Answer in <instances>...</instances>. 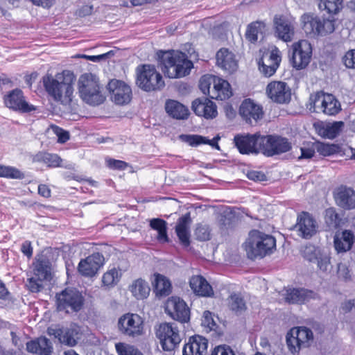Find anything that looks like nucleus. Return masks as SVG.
<instances>
[{
    "label": "nucleus",
    "instance_id": "obj_23",
    "mask_svg": "<svg viewBox=\"0 0 355 355\" xmlns=\"http://www.w3.org/2000/svg\"><path fill=\"white\" fill-rule=\"evenodd\" d=\"M274 24L277 37L285 42H291L295 35L294 23L284 17L275 16Z\"/></svg>",
    "mask_w": 355,
    "mask_h": 355
},
{
    "label": "nucleus",
    "instance_id": "obj_57",
    "mask_svg": "<svg viewBox=\"0 0 355 355\" xmlns=\"http://www.w3.org/2000/svg\"><path fill=\"white\" fill-rule=\"evenodd\" d=\"M202 323L204 326L210 329H214L216 326V322L212 318L211 313L208 311L204 312Z\"/></svg>",
    "mask_w": 355,
    "mask_h": 355
},
{
    "label": "nucleus",
    "instance_id": "obj_61",
    "mask_svg": "<svg viewBox=\"0 0 355 355\" xmlns=\"http://www.w3.org/2000/svg\"><path fill=\"white\" fill-rule=\"evenodd\" d=\"M338 274L339 277L347 279L349 277V271L345 264L338 263Z\"/></svg>",
    "mask_w": 355,
    "mask_h": 355
},
{
    "label": "nucleus",
    "instance_id": "obj_63",
    "mask_svg": "<svg viewBox=\"0 0 355 355\" xmlns=\"http://www.w3.org/2000/svg\"><path fill=\"white\" fill-rule=\"evenodd\" d=\"M21 250L24 255L31 257L33 254V248L31 242L28 241L24 242L21 245Z\"/></svg>",
    "mask_w": 355,
    "mask_h": 355
},
{
    "label": "nucleus",
    "instance_id": "obj_6",
    "mask_svg": "<svg viewBox=\"0 0 355 355\" xmlns=\"http://www.w3.org/2000/svg\"><path fill=\"white\" fill-rule=\"evenodd\" d=\"M137 84L146 92L161 89L165 85L162 76L154 66L150 64L137 68Z\"/></svg>",
    "mask_w": 355,
    "mask_h": 355
},
{
    "label": "nucleus",
    "instance_id": "obj_58",
    "mask_svg": "<svg viewBox=\"0 0 355 355\" xmlns=\"http://www.w3.org/2000/svg\"><path fill=\"white\" fill-rule=\"evenodd\" d=\"M107 164L110 168L119 170H124L128 166V164L126 162L114 159H107Z\"/></svg>",
    "mask_w": 355,
    "mask_h": 355
},
{
    "label": "nucleus",
    "instance_id": "obj_15",
    "mask_svg": "<svg viewBox=\"0 0 355 355\" xmlns=\"http://www.w3.org/2000/svg\"><path fill=\"white\" fill-rule=\"evenodd\" d=\"M261 138L262 135L257 132L253 135H238L234 137V141L241 154L257 153L261 152Z\"/></svg>",
    "mask_w": 355,
    "mask_h": 355
},
{
    "label": "nucleus",
    "instance_id": "obj_56",
    "mask_svg": "<svg viewBox=\"0 0 355 355\" xmlns=\"http://www.w3.org/2000/svg\"><path fill=\"white\" fill-rule=\"evenodd\" d=\"M343 62L348 68H355V49L345 53L343 57Z\"/></svg>",
    "mask_w": 355,
    "mask_h": 355
},
{
    "label": "nucleus",
    "instance_id": "obj_16",
    "mask_svg": "<svg viewBox=\"0 0 355 355\" xmlns=\"http://www.w3.org/2000/svg\"><path fill=\"white\" fill-rule=\"evenodd\" d=\"M166 312L174 320L182 323L190 319V311L184 300L178 297L169 298L165 307Z\"/></svg>",
    "mask_w": 355,
    "mask_h": 355
},
{
    "label": "nucleus",
    "instance_id": "obj_30",
    "mask_svg": "<svg viewBox=\"0 0 355 355\" xmlns=\"http://www.w3.org/2000/svg\"><path fill=\"white\" fill-rule=\"evenodd\" d=\"M355 241V236L351 230H343L337 232L334 238V244L338 253L349 251Z\"/></svg>",
    "mask_w": 355,
    "mask_h": 355
},
{
    "label": "nucleus",
    "instance_id": "obj_52",
    "mask_svg": "<svg viewBox=\"0 0 355 355\" xmlns=\"http://www.w3.org/2000/svg\"><path fill=\"white\" fill-rule=\"evenodd\" d=\"M45 280L33 275L27 279L26 286L32 293H38L44 287L43 282Z\"/></svg>",
    "mask_w": 355,
    "mask_h": 355
},
{
    "label": "nucleus",
    "instance_id": "obj_60",
    "mask_svg": "<svg viewBox=\"0 0 355 355\" xmlns=\"http://www.w3.org/2000/svg\"><path fill=\"white\" fill-rule=\"evenodd\" d=\"M247 177L254 181H263L266 180V175L262 172L257 171H248Z\"/></svg>",
    "mask_w": 355,
    "mask_h": 355
},
{
    "label": "nucleus",
    "instance_id": "obj_26",
    "mask_svg": "<svg viewBox=\"0 0 355 355\" xmlns=\"http://www.w3.org/2000/svg\"><path fill=\"white\" fill-rule=\"evenodd\" d=\"M216 59L217 66L230 73L234 72L238 68V61L235 54L227 48L218 50Z\"/></svg>",
    "mask_w": 355,
    "mask_h": 355
},
{
    "label": "nucleus",
    "instance_id": "obj_18",
    "mask_svg": "<svg viewBox=\"0 0 355 355\" xmlns=\"http://www.w3.org/2000/svg\"><path fill=\"white\" fill-rule=\"evenodd\" d=\"M107 89L112 94V101L118 105L128 103L131 100L132 89L124 82L119 80H112L107 85Z\"/></svg>",
    "mask_w": 355,
    "mask_h": 355
},
{
    "label": "nucleus",
    "instance_id": "obj_29",
    "mask_svg": "<svg viewBox=\"0 0 355 355\" xmlns=\"http://www.w3.org/2000/svg\"><path fill=\"white\" fill-rule=\"evenodd\" d=\"M240 114L248 123L257 122L262 117V107L250 99L245 100L239 109Z\"/></svg>",
    "mask_w": 355,
    "mask_h": 355
},
{
    "label": "nucleus",
    "instance_id": "obj_50",
    "mask_svg": "<svg viewBox=\"0 0 355 355\" xmlns=\"http://www.w3.org/2000/svg\"><path fill=\"white\" fill-rule=\"evenodd\" d=\"M0 177L12 179H22L24 178V175L15 167L0 164Z\"/></svg>",
    "mask_w": 355,
    "mask_h": 355
},
{
    "label": "nucleus",
    "instance_id": "obj_10",
    "mask_svg": "<svg viewBox=\"0 0 355 355\" xmlns=\"http://www.w3.org/2000/svg\"><path fill=\"white\" fill-rule=\"evenodd\" d=\"M291 51V62L295 69L297 70L305 69L310 63L312 47L308 40H301L293 43Z\"/></svg>",
    "mask_w": 355,
    "mask_h": 355
},
{
    "label": "nucleus",
    "instance_id": "obj_41",
    "mask_svg": "<svg viewBox=\"0 0 355 355\" xmlns=\"http://www.w3.org/2000/svg\"><path fill=\"white\" fill-rule=\"evenodd\" d=\"M344 127L343 121H335L323 125L319 128V134L324 138L334 139Z\"/></svg>",
    "mask_w": 355,
    "mask_h": 355
},
{
    "label": "nucleus",
    "instance_id": "obj_13",
    "mask_svg": "<svg viewBox=\"0 0 355 355\" xmlns=\"http://www.w3.org/2000/svg\"><path fill=\"white\" fill-rule=\"evenodd\" d=\"M119 331L125 336L135 338L144 334V320L135 313H126L121 316L118 321Z\"/></svg>",
    "mask_w": 355,
    "mask_h": 355
},
{
    "label": "nucleus",
    "instance_id": "obj_22",
    "mask_svg": "<svg viewBox=\"0 0 355 355\" xmlns=\"http://www.w3.org/2000/svg\"><path fill=\"white\" fill-rule=\"evenodd\" d=\"M103 260L104 258L101 254L94 253L79 262L78 270L83 276L94 277L103 266Z\"/></svg>",
    "mask_w": 355,
    "mask_h": 355
},
{
    "label": "nucleus",
    "instance_id": "obj_33",
    "mask_svg": "<svg viewBox=\"0 0 355 355\" xmlns=\"http://www.w3.org/2000/svg\"><path fill=\"white\" fill-rule=\"evenodd\" d=\"M191 223V219L189 214H186L185 215L180 217L175 227V232L178 239L182 244L185 246L189 245L190 243V225Z\"/></svg>",
    "mask_w": 355,
    "mask_h": 355
},
{
    "label": "nucleus",
    "instance_id": "obj_47",
    "mask_svg": "<svg viewBox=\"0 0 355 355\" xmlns=\"http://www.w3.org/2000/svg\"><path fill=\"white\" fill-rule=\"evenodd\" d=\"M78 332L74 329H62V334L59 341L69 346H74L78 340Z\"/></svg>",
    "mask_w": 355,
    "mask_h": 355
},
{
    "label": "nucleus",
    "instance_id": "obj_5",
    "mask_svg": "<svg viewBox=\"0 0 355 355\" xmlns=\"http://www.w3.org/2000/svg\"><path fill=\"white\" fill-rule=\"evenodd\" d=\"M276 246L275 238L258 230H252L245 242V248L248 256L251 259L263 257L270 253Z\"/></svg>",
    "mask_w": 355,
    "mask_h": 355
},
{
    "label": "nucleus",
    "instance_id": "obj_37",
    "mask_svg": "<svg viewBox=\"0 0 355 355\" xmlns=\"http://www.w3.org/2000/svg\"><path fill=\"white\" fill-rule=\"evenodd\" d=\"M165 110L171 116L177 119H185L189 115L187 107L175 100L167 101Z\"/></svg>",
    "mask_w": 355,
    "mask_h": 355
},
{
    "label": "nucleus",
    "instance_id": "obj_20",
    "mask_svg": "<svg viewBox=\"0 0 355 355\" xmlns=\"http://www.w3.org/2000/svg\"><path fill=\"white\" fill-rule=\"evenodd\" d=\"M317 222L307 212H302L298 215L295 229L301 237L309 239L317 232Z\"/></svg>",
    "mask_w": 355,
    "mask_h": 355
},
{
    "label": "nucleus",
    "instance_id": "obj_1",
    "mask_svg": "<svg viewBox=\"0 0 355 355\" xmlns=\"http://www.w3.org/2000/svg\"><path fill=\"white\" fill-rule=\"evenodd\" d=\"M75 81L76 76L69 70H63L55 76L46 74L42 77L43 87L49 97L65 107H69L75 100Z\"/></svg>",
    "mask_w": 355,
    "mask_h": 355
},
{
    "label": "nucleus",
    "instance_id": "obj_49",
    "mask_svg": "<svg viewBox=\"0 0 355 355\" xmlns=\"http://www.w3.org/2000/svg\"><path fill=\"white\" fill-rule=\"evenodd\" d=\"M118 355H144L137 347L125 343L115 344Z\"/></svg>",
    "mask_w": 355,
    "mask_h": 355
},
{
    "label": "nucleus",
    "instance_id": "obj_45",
    "mask_svg": "<svg viewBox=\"0 0 355 355\" xmlns=\"http://www.w3.org/2000/svg\"><path fill=\"white\" fill-rule=\"evenodd\" d=\"M121 272L119 269L113 268L107 270L102 277V282L104 286L112 287L115 286L120 280Z\"/></svg>",
    "mask_w": 355,
    "mask_h": 355
},
{
    "label": "nucleus",
    "instance_id": "obj_28",
    "mask_svg": "<svg viewBox=\"0 0 355 355\" xmlns=\"http://www.w3.org/2000/svg\"><path fill=\"white\" fill-rule=\"evenodd\" d=\"M195 114L207 119H214L217 114V107L214 102L207 98H197L192 103Z\"/></svg>",
    "mask_w": 355,
    "mask_h": 355
},
{
    "label": "nucleus",
    "instance_id": "obj_19",
    "mask_svg": "<svg viewBox=\"0 0 355 355\" xmlns=\"http://www.w3.org/2000/svg\"><path fill=\"white\" fill-rule=\"evenodd\" d=\"M4 103L7 107L24 113L36 110L35 106L25 100L22 91L19 89H15L5 96Z\"/></svg>",
    "mask_w": 355,
    "mask_h": 355
},
{
    "label": "nucleus",
    "instance_id": "obj_53",
    "mask_svg": "<svg viewBox=\"0 0 355 355\" xmlns=\"http://www.w3.org/2000/svg\"><path fill=\"white\" fill-rule=\"evenodd\" d=\"M195 235L200 241H207L210 239V230L207 225L198 224L195 230Z\"/></svg>",
    "mask_w": 355,
    "mask_h": 355
},
{
    "label": "nucleus",
    "instance_id": "obj_11",
    "mask_svg": "<svg viewBox=\"0 0 355 355\" xmlns=\"http://www.w3.org/2000/svg\"><path fill=\"white\" fill-rule=\"evenodd\" d=\"M291 149L288 139L277 135H262L261 138V152L270 157L286 153Z\"/></svg>",
    "mask_w": 355,
    "mask_h": 355
},
{
    "label": "nucleus",
    "instance_id": "obj_8",
    "mask_svg": "<svg viewBox=\"0 0 355 355\" xmlns=\"http://www.w3.org/2000/svg\"><path fill=\"white\" fill-rule=\"evenodd\" d=\"M84 297L75 288H66L56 295V305L58 311L66 313L77 312L82 308Z\"/></svg>",
    "mask_w": 355,
    "mask_h": 355
},
{
    "label": "nucleus",
    "instance_id": "obj_62",
    "mask_svg": "<svg viewBox=\"0 0 355 355\" xmlns=\"http://www.w3.org/2000/svg\"><path fill=\"white\" fill-rule=\"evenodd\" d=\"M301 155L299 159H309L311 158L315 154V150L312 148H301Z\"/></svg>",
    "mask_w": 355,
    "mask_h": 355
},
{
    "label": "nucleus",
    "instance_id": "obj_12",
    "mask_svg": "<svg viewBox=\"0 0 355 355\" xmlns=\"http://www.w3.org/2000/svg\"><path fill=\"white\" fill-rule=\"evenodd\" d=\"M156 336L164 351L173 350L180 343V331L175 323H162L157 329Z\"/></svg>",
    "mask_w": 355,
    "mask_h": 355
},
{
    "label": "nucleus",
    "instance_id": "obj_51",
    "mask_svg": "<svg viewBox=\"0 0 355 355\" xmlns=\"http://www.w3.org/2000/svg\"><path fill=\"white\" fill-rule=\"evenodd\" d=\"M216 78V76L212 75H205L201 77L199 87L203 94H208L211 96V85L213 84V86H214V81Z\"/></svg>",
    "mask_w": 355,
    "mask_h": 355
},
{
    "label": "nucleus",
    "instance_id": "obj_48",
    "mask_svg": "<svg viewBox=\"0 0 355 355\" xmlns=\"http://www.w3.org/2000/svg\"><path fill=\"white\" fill-rule=\"evenodd\" d=\"M324 220L329 229H335L340 225L341 219L334 208H329L325 211Z\"/></svg>",
    "mask_w": 355,
    "mask_h": 355
},
{
    "label": "nucleus",
    "instance_id": "obj_44",
    "mask_svg": "<svg viewBox=\"0 0 355 355\" xmlns=\"http://www.w3.org/2000/svg\"><path fill=\"white\" fill-rule=\"evenodd\" d=\"M320 10L326 11L329 14H336L343 8V0H317Z\"/></svg>",
    "mask_w": 355,
    "mask_h": 355
},
{
    "label": "nucleus",
    "instance_id": "obj_46",
    "mask_svg": "<svg viewBox=\"0 0 355 355\" xmlns=\"http://www.w3.org/2000/svg\"><path fill=\"white\" fill-rule=\"evenodd\" d=\"M228 304L230 309L236 313H241L246 309L244 300L238 294H233L230 297Z\"/></svg>",
    "mask_w": 355,
    "mask_h": 355
},
{
    "label": "nucleus",
    "instance_id": "obj_55",
    "mask_svg": "<svg viewBox=\"0 0 355 355\" xmlns=\"http://www.w3.org/2000/svg\"><path fill=\"white\" fill-rule=\"evenodd\" d=\"M211 355H235V354L230 347L219 345L214 348Z\"/></svg>",
    "mask_w": 355,
    "mask_h": 355
},
{
    "label": "nucleus",
    "instance_id": "obj_39",
    "mask_svg": "<svg viewBox=\"0 0 355 355\" xmlns=\"http://www.w3.org/2000/svg\"><path fill=\"white\" fill-rule=\"evenodd\" d=\"M266 30V25L262 21H254L250 24L245 31V38L251 43L257 42L263 38Z\"/></svg>",
    "mask_w": 355,
    "mask_h": 355
},
{
    "label": "nucleus",
    "instance_id": "obj_2",
    "mask_svg": "<svg viewBox=\"0 0 355 355\" xmlns=\"http://www.w3.org/2000/svg\"><path fill=\"white\" fill-rule=\"evenodd\" d=\"M163 72L169 78H178L189 74L193 63L185 53L179 51H160L157 53Z\"/></svg>",
    "mask_w": 355,
    "mask_h": 355
},
{
    "label": "nucleus",
    "instance_id": "obj_59",
    "mask_svg": "<svg viewBox=\"0 0 355 355\" xmlns=\"http://www.w3.org/2000/svg\"><path fill=\"white\" fill-rule=\"evenodd\" d=\"M316 148L318 151L324 156L329 155L334 151V148L331 146L325 144H317Z\"/></svg>",
    "mask_w": 355,
    "mask_h": 355
},
{
    "label": "nucleus",
    "instance_id": "obj_34",
    "mask_svg": "<svg viewBox=\"0 0 355 355\" xmlns=\"http://www.w3.org/2000/svg\"><path fill=\"white\" fill-rule=\"evenodd\" d=\"M232 95L230 83L219 77L214 81V86L211 90V97L217 100H225Z\"/></svg>",
    "mask_w": 355,
    "mask_h": 355
},
{
    "label": "nucleus",
    "instance_id": "obj_36",
    "mask_svg": "<svg viewBox=\"0 0 355 355\" xmlns=\"http://www.w3.org/2000/svg\"><path fill=\"white\" fill-rule=\"evenodd\" d=\"M180 139L183 142L187 143L191 146H198L200 144H208L213 148L219 149L217 144L218 137L209 139L205 137L198 135H181Z\"/></svg>",
    "mask_w": 355,
    "mask_h": 355
},
{
    "label": "nucleus",
    "instance_id": "obj_17",
    "mask_svg": "<svg viewBox=\"0 0 355 355\" xmlns=\"http://www.w3.org/2000/svg\"><path fill=\"white\" fill-rule=\"evenodd\" d=\"M282 60L281 53L277 48L263 54L259 61V69L266 77L272 76L279 66Z\"/></svg>",
    "mask_w": 355,
    "mask_h": 355
},
{
    "label": "nucleus",
    "instance_id": "obj_7",
    "mask_svg": "<svg viewBox=\"0 0 355 355\" xmlns=\"http://www.w3.org/2000/svg\"><path fill=\"white\" fill-rule=\"evenodd\" d=\"M309 110L314 112H323L327 115H335L340 110V104L336 98L329 94L319 92L311 95Z\"/></svg>",
    "mask_w": 355,
    "mask_h": 355
},
{
    "label": "nucleus",
    "instance_id": "obj_9",
    "mask_svg": "<svg viewBox=\"0 0 355 355\" xmlns=\"http://www.w3.org/2000/svg\"><path fill=\"white\" fill-rule=\"evenodd\" d=\"M313 340V334L311 329L305 327H294L286 336V343L292 353L298 352L302 348L310 346Z\"/></svg>",
    "mask_w": 355,
    "mask_h": 355
},
{
    "label": "nucleus",
    "instance_id": "obj_32",
    "mask_svg": "<svg viewBox=\"0 0 355 355\" xmlns=\"http://www.w3.org/2000/svg\"><path fill=\"white\" fill-rule=\"evenodd\" d=\"M28 352L38 355H51L53 351L51 342L45 337H40L37 340L26 343Z\"/></svg>",
    "mask_w": 355,
    "mask_h": 355
},
{
    "label": "nucleus",
    "instance_id": "obj_4",
    "mask_svg": "<svg viewBox=\"0 0 355 355\" xmlns=\"http://www.w3.org/2000/svg\"><path fill=\"white\" fill-rule=\"evenodd\" d=\"M78 89L80 98L87 104L98 105L105 99L98 78L91 73H84L79 77Z\"/></svg>",
    "mask_w": 355,
    "mask_h": 355
},
{
    "label": "nucleus",
    "instance_id": "obj_31",
    "mask_svg": "<svg viewBox=\"0 0 355 355\" xmlns=\"http://www.w3.org/2000/svg\"><path fill=\"white\" fill-rule=\"evenodd\" d=\"M189 285L193 293L199 296L211 297L214 295L211 286L201 275L193 276L190 279Z\"/></svg>",
    "mask_w": 355,
    "mask_h": 355
},
{
    "label": "nucleus",
    "instance_id": "obj_42",
    "mask_svg": "<svg viewBox=\"0 0 355 355\" xmlns=\"http://www.w3.org/2000/svg\"><path fill=\"white\" fill-rule=\"evenodd\" d=\"M153 284L157 293L160 295H167L171 292V282L160 274L154 275Z\"/></svg>",
    "mask_w": 355,
    "mask_h": 355
},
{
    "label": "nucleus",
    "instance_id": "obj_54",
    "mask_svg": "<svg viewBox=\"0 0 355 355\" xmlns=\"http://www.w3.org/2000/svg\"><path fill=\"white\" fill-rule=\"evenodd\" d=\"M50 130L58 137L60 143H64L69 139V132L57 125H51Z\"/></svg>",
    "mask_w": 355,
    "mask_h": 355
},
{
    "label": "nucleus",
    "instance_id": "obj_24",
    "mask_svg": "<svg viewBox=\"0 0 355 355\" xmlns=\"http://www.w3.org/2000/svg\"><path fill=\"white\" fill-rule=\"evenodd\" d=\"M336 205L347 210L355 209V191L346 186H340L334 191Z\"/></svg>",
    "mask_w": 355,
    "mask_h": 355
},
{
    "label": "nucleus",
    "instance_id": "obj_40",
    "mask_svg": "<svg viewBox=\"0 0 355 355\" xmlns=\"http://www.w3.org/2000/svg\"><path fill=\"white\" fill-rule=\"evenodd\" d=\"M130 291L137 299L143 300L148 296L150 289L147 282L137 279L130 286Z\"/></svg>",
    "mask_w": 355,
    "mask_h": 355
},
{
    "label": "nucleus",
    "instance_id": "obj_14",
    "mask_svg": "<svg viewBox=\"0 0 355 355\" xmlns=\"http://www.w3.org/2000/svg\"><path fill=\"white\" fill-rule=\"evenodd\" d=\"M304 257L310 262L316 263L318 270L327 272L331 268L329 252L313 245L306 246L304 250Z\"/></svg>",
    "mask_w": 355,
    "mask_h": 355
},
{
    "label": "nucleus",
    "instance_id": "obj_3",
    "mask_svg": "<svg viewBox=\"0 0 355 355\" xmlns=\"http://www.w3.org/2000/svg\"><path fill=\"white\" fill-rule=\"evenodd\" d=\"M300 25L306 36L315 38L333 33L335 30V19L333 16L323 17L315 13L306 12L300 17Z\"/></svg>",
    "mask_w": 355,
    "mask_h": 355
},
{
    "label": "nucleus",
    "instance_id": "obj_25",
    "mask_svg": "<svg viewBox=\"0 0 355 355\" xmlns=\"http://www.w3.org/2000/svg\"><path fill=\"white\" fill-rule=\"evenodd\" d=\"M208 347L207 340L201 336L195 335L191 336L185 343L183 349V355H205L207 354Z\"/></svg>",
    "mask_w": 355,
    "mask_h": 355
},
{
    "label": "nucleus",
    "instance_id": "obj_38",
    "mask_svg": "<svg viewBox=\"0 0 355 355\" xmlns=\"http://www.w3.org/2000/svg\"><path fill=\"white\" fill-rule=\"evenodd\" d=\"M33 265V275L45 281L51 279V263L46 258L42 257L37 259Z\"/></svg>",
    "mask_w": 355,
    "mask_h": 355
},
{
    "label": "nucleus",
    "instance_id": "obj_27",
    "mask_svg": "<svg viewBox=\"0 0 355 355\" xmlns=\"http://www.w3.org/2000/svg\"><path fill=\"white\" fill-rule=\"evenodd\" d=\"M289 304H304L311 299H316L317 294L305 288H288L283 294Z\"/></svg>",
    "mask_w": 355,
    "mask_h": 355
},
{
    "label": "nucleus",
    "instance_id": "obj_64",
    "mask_svg": "<svg viewBox=\"0 0 355 355\" xmlns=\"http://www.w3.org/2000/svg\"><path fill=\"white\" fill-rule=\"evenodd\" d=\"M38 193L44 198H49L51 196V190L45 184H40L38 186Z\"/></svg>",
    "mask_w": 355,
    "mask_h": 355
},
{
    "label": "nucleus",
    "instance_id": "obj_43",
    "mask_svg": "<svg viewBox=\"0 0 355 355\" xmlns=\"http://www.w3.org/2000/svg\"><path fill=\"white\" fill-rule=\"evenodd\" d=\"M166 222L160 218H153L150 220V227L157 232V239L159 242L168 241Z\"/></svg>",
    "mask_w": 355,
    "mask_h": 355
},
{
    "label": "nucleus",
    "instance_id": "obj_21",
    "mask_svg": "<svg viewBox=\"0 0 355 355\" xmlns=\"http://www.w3.org/2000/svg\"><path fill=\"white\" fill-rule=\"evenodd\" d=\"M268 96L277 103H286L290 101L291 92L287 84L282 81H273L266 87Z\"/></svg>",
    "mask_w": 355,
    "mask_h": 355
},
{
    "label": "nucleus",
    "instance_id": "obj_35",
    "mask_svg": "<svg viewBox=\"0 0 355 355\" xmlns=\"http://www.w3.org/2000/svg\"><path fill=\"white\" fill-rule=\"evenodd\" d=\"M33 162L43 164L47 167L55 168L62 167V159L56 154H51L46 152H39L33 157Z\"/></svg>",
    "mask_w": 355,
    "mask_h": 355
}]
</instances>
